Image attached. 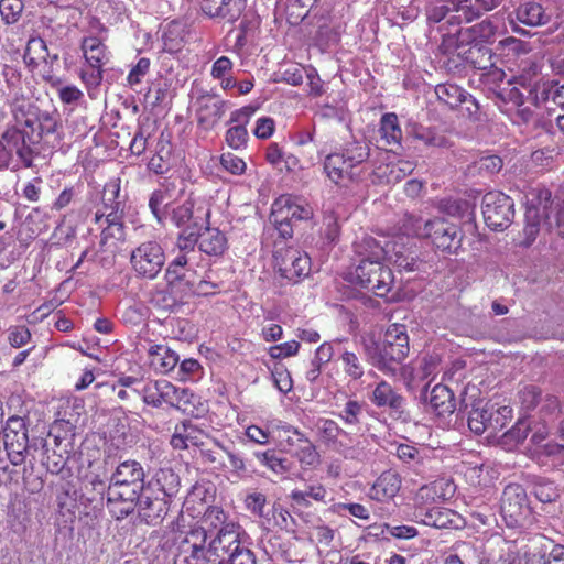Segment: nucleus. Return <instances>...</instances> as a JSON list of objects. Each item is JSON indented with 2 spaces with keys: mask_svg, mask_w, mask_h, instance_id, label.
I'll list each match as a JSON object with an SVG mask.
<instances>
[{
  "mask_svg": "<svg viewBox=\"0 0 564 564\" xmlns=\"http://www.w3.org/2000/svg\"><path fill=\"white\" fill-rule=\"evenodd\" d=\"M149 207L158 223L162 224L170 218L176 227L181 228L180 238L186 243H197L196 230L209 223L210 209L204 200L191 195L183 203H175L169 188L153 192L149 199Z\"/></svg>",
  "mask_w": 564,
  "mask_h": 564,
  "instance_id": "f257e3e1",
  "label": "nucleus"
},
{
  "mask_svg": "<svg viewBox=\"0 0 564 564\" xmlns=\"http://www.w3.org/2000/svg\"><path fill=\"white\" fill-rule=\"evenodd\" d=\"M144 476L137 460H124L117 466L107 490V507L112 517L123 519L133 512L137 500L147 489Z\"/></svg>",
  "mask_w": 564,
  "mask_h": 564,
  "instance_id": "f03ea898",
  "label": "nucleus"
},
{
  "mask_svg": "<svg viewBox=\"0 0 564 564\" xmlns=\"http://www.w3.org/2000/svg\"><path fill=\"white\" fill-rule=\"evenodd\" d=\"M12 112L15 126L3 133L1 142L11 158L15 154L29 167L32 164V151L28 141H31V133L39 122L34 113L24 110V104L14 105Z\"/></svg>",
  "mask_w": 564,
  "mask_h": 564,
  "instance_id": "7ed1b4c3",
  "label": "nucleus"
},
{
  "mask_svg": "<svg viewBox=\"0 0 564 564\" xmlns=\"http://www.w3.org/2000/svg\"><path fill=\"white\" fill-rule=\"evenodd\" d=\"M422 235L435 247H463L464 245L471 247L482 243L477 226L473 221L465 223L462 228H458L441 218L429 220L424 224Z\"/></svg>",
  "mask_w": 564,
  "mask_h": 564,
  "instance_id": "20e7f679",
  "label": "nucleus"
},
{
  "mask_svg": "<svg viewBox=\"0 0 564 564\" xmlns=\"http://www.w3.org/2000/svg\"><path fill=\"white\" fill-rule=\"evenodd\" d=\"M552 195L549 189L541 188L532 193V198L528 199L525 210V225L523 228V241L525 246H530L536 241L539 237L543 238L549 234L552 223L550 221L552 212ZM540 243H545L542 239Z\"/></svg>",
  "mask_w": 564,
  "mask_h": 564,
  "instance_id": "39448f33",
  "label": "nucleus"
},
{
  "mask_svg": "<svg viewBox=\"0 0 564 564\" xmlns=\"http://www.w3.org/2000/svg\"><path fill=\"white\" fill-rule=\"evenodd\" d=\"M376 355L370 354L367 346L366 351L369 354L372 364L381 371L393 375L397 365L400 364L409 352V337L405 326L401 324L390 325L384 334L381 347L376 348Z\"/></svg>",
  "mask_w": 564,
  "mask_h": 564,
  "instance_id": "423d86ee",
  "label": "nucleus"
},
{
  "mask_svg": "<svg viewBox=\"0 0 564 564\" xmlns=\"http://www.w3.org/2000/svg\"><path fill=\"white\" fill-rule=\"evenodd\" d=\"M554 414L550 413L540 421H530L531 437L527 447L528 456L541 466L554 464L564 459V445L545 442L549 435V423L554 420Z\"/></svg>",
  "mask_w": 564,
  "mask_h": 564,
  "instance_id": "0eeeda50",
  "label": "nucleus"
},
{
  "mask_svg": "<svg viewBox=\"0 0 564 564\" xmlns=\"http://www.w3.org/2000/svg\"><path fill=\"white\" fill-rule=\"evenodd\" d=\"M312 216L311 206L290 195H282L272 204L270 219L282 238H290L293 234V225L301 220H308Z\"/></svg>",
  "mask_w": 564,
  "mask_h": 564,
  "instance_id": "6e6552de",
  "label": "nucleus"
},
{
  "mask_svg": "<svg viewBox=\"0 0 564 564\" xmlns=\"http://www.w3.org/2000/svg\"><path fill=\"white\" fill-rule=\"evenodd\" d=\"M500 513L509 528L522 527L529 516L527 492L521 485L510 484L502 492L500 500Z\"/></svg>",
  "mask_w": 564,
  "mask_h": 564,
  "instance_id": "1a4fd4ad",
  "label": "nucleus"
},
{
  "mask_svg": "<svg viewBox=\"0 0 564 564\" xmlns=\"http://www.w3.org/2000/svg\"><path fill=\"white\" fill-rule=\"evenodd\" d=\"M513 202L501 192H489L482 198V215L486 225L492 230H503L513 218Z\"/></svg>",
  "mask_w": 564,
  "mask_h": 564,
  "instance_id": "9d476101",
  "label": "nucleus"
},
{
  "mask_svg": "<svg viewBox=\"0 0 564 564\" xmlns=\"http://www.w3.org/2000/svg\"><path fill=\"white\" fill-rule=\"evenodd\" d=\"M356 276L362 288L377 296H384L390 290L391 270L378 261L362 260L356 268Z\"/></svg>",
  "mask_w": 564,
  "mask_h": 564,
  "instance_id": "9b49d317",
  "label": "nucleus"
},
{
  "mask_svg": "<svg viewBox=\"0 0 564 564\" xmlns=\"http://www.w3.org/2000/svg\"><path fill=\"white\" fill-rule=\"evenodd\" d=\"M194 107L198 126L204 130H210L229 108V102L216 94L200 90L195 97Z\"/></svg>",
  "mask_w": 564,
  "mask_h": 564,
  "instance_id": "f8f14e48",
  "label": "nucleus"
},
{
  "mask_svg": "<svg viewBox=\"0 0 564 564\" xmlns=\"http://www.w3.org/2000/svg\"><path fill=\"white\" fill-rule=\"evenodd\" d=\"M28 441V433L23 420L21 417L9 419L3 430L2 443L12 465L18 466L24 462Z\"/></svg>",
  "mask_w": 564,
  "mask_h": 564,
  "instance_id": "ddd939ff",
  "label": "nucleus"
},
{
  "mask_svg": "<svg viewBox=\"0 0 564 564\" xmlns=\"http://www.w3.org/2000/svg\"><path fill=\"white\" fill-rule=\"evenodd\" d=\"M274 258L281 259L279 270L290 281L296 282L297 279L310 273V257L301 249H278L274 252Z\"/></svg>",
  "mask_w": 564,
  "mask_h": 564,
  "instance_id": "4468645a",
  "label": "nucleus"
},
{
  "mask_svg": "<svg viewBox=\"0 0 564 564\" xmlns=\"http://www.w3.org/2000/svg\"><path fill=\"white\" fill-rule=\"evenodd\" d=\"M151 484L137 500L138 513L141 521L149 525L160 524L169 511L170 499L160 495H150Z\"/></svg>",
  "mask_w": 564,
  "mask_h": 564,
  "instance_id": "2eb2a0df",
  "label": "nucleus"
},
{
  "mask_svg": "<svg viewBox=\"0 0 564 564\" xmlns=\"http://www.w3.org/2000/svg\"><path fill=\"white\" fill-rule=\"evenodd\" d=\"M130 260L140 275L153 279L161 271L165 257L162 249H133Z\"/></svg>",
  "mask_w": 564,
  "mask_h": 564,
  "instance_id": "dca6fc26",
  "label": "nucleus"
},
{
  "mask_svg": "<svg viewBox=\"0 0 564 564\" xmlns=\"http://www.w3.org/2000/svg\"><path fill=\"white\" fill-rule=\"evenodd\" d=\"M437 98L451 108L466 105V111L471 116L478 111V104L463 88L455 84H441L435 87Z\"/></svg>",
  "mask_w": 564,
  "mask_h": 564,
  "instance_id": "f3484780",
  "label": "nucleus"
},
{
  "mask_svg": "<svg viewBox=\"0 0 564 564\" xmlns=\"http://www.w3.org/2000/svg\"><path fill=\"white\" fill-rule=\"evenodd\" d=\"M422 399L440 416L452 414L455 411L454 394L444 384H435L430 392L425 389L422 393Z\"/></svg>",
  "mask_w": 564,
  "mask_h": 564,
  "instance_id": "a211bd4d",
  "label": "nucleus"
},
{
  "mask_svg": "<svg viewBox=\"0 0 564 564\" xmlns=\"http://www.w3.org/2000/svg\"><path fill=\"white\" fill-rule=\"evenodd\" d=\"M246 0H204L203 11L213 18L234 22L241 15Z\"/></svg>",
  "mask_w": 564,
  "mask_h": 564,
  "instance_id": "6ab92c4d",
  "label": "nucleus"
},
{
  "mask_svg": "<svg viewBox=\"0 0 564 564\" xmlns=\"http://www.w3.org/2000/svg\"><path fill=\"white\" fill-rule=\"evenodd\" d=\"M232 522L220 507L212 506L203 514L200 529L192 531L191 535L192 538H202V542L205 543L208 534L212 535L214 531L217 532L225 524Z\"/></svg>",
  "mask_w": 564,
  "mask_h": 564,
  "instance_id": "aec40b11",
  "label": "nucleus"
},
{
  "mask_svg": "<svg viewBox=\"0 0 564 564\" xmlns=\"http://www.w3.org/2000/svg\"><path fill=\"white\" fill-rule=\"evenodd\" d=\"M324 171L329 180L338 184L345 178L356 180L358 174L341 153H330L324 160Z\"/></svg>",
  "mask_w": 564,
  "mask_h": 564,
  "instance_id": "412c9836",
  "label": "nucleus"
},
{
  "mask_svg": "<svg viewBox=\"0 0 564 564\" xmlns=\"http://www.w3.org/2000/svg\"><path fill=\"white\" fill-rule=\"evenodd\" d=\"M110 212L106 214L107 227L102 229V246L115 247L123 241L124 232L120 223L121 204L115 203L110 207Z\"/></svg>",
  "mask_w": 564,
  "mask_h": 564,
  "instance_id": "4be33fe9",
  "label": "nucleus"
},
{
  "mask_svg": "<svg viewBox=\"0 0 564 564\" xmlns=\"http://www.w3.org/2000/svg\"><path fill=\"white\" fill-rule=\"evenodd\" d=\"M467 0H441L427 8L426 15L431 22L442 21L449 11H463L466 21H471L474 18L479 15V11L474 12L473 10L463 7L462 4Z\"/></svg>",
  "mask_w": 564,
  "mask_h": 564,
  "instance_id": "5701e85b",
  "label": "nucleus"
},
{
  "mask_svg": "<svg viewBox=\"0 0 564 564\" xmlns=\"http://www.w3.org/2000/svg\"><path fill=\"white\" fill-rule=\"evenodd\" d=\"M401 488L400 476L391 470L382 473L370 490V497L378 501L392 499Z\"/></svg>",
  "mask_w": 564,
  "mask_h": 564,
  "instance_id": "b1692460",
  "label": "nucleus"
},
{
  "mask_svg": "<svg viewBox=\"0 0 564 564\" xmlns=\"http://www.w3.org/2000/svg\"><path fill=\"white\" fill-rule=\"evenodd\" d=\"M80 47L88 66H105L110 59V52L102 40L97 36H85Z\"/></svg>",
  "mask_w": 564,
  "mask_h": 564,
  "instance_id": "393cba45",
  "label": "nucleus"
},
{
  "mask_svg": "<svg viewBox=\"0 0 564 564\" xmlns=\"http://www.w3.org/2000/svg\"><path fill=\"white\" fill-rule=\"evenodd\" d=\"M148 352L151 367L160 373L170 372L178 362V355L165 345H152Z\"/></svg>",
  "mask_w": 564,
  "mask_h": 564,
  "instance_id": "a878e982",
  "label": "nucleus"
},
{
  "mask_svg": "<svg viewBox=\"0 0 564 564\" xmlns=\"http://www.w3.org/2000/svg\"><path fill=\"white\" fill-rule=\"evenodd\" d=\"M370 400L378 408L388 406L395 411L401 410L404 404V398L383 380L377 384Z\"/></svg>",
  "mask_w": 564,
  "mask_h": 564,
  "instance_id": "bb28decb",
  "label": "nucleus"
},
{
  "mask_svg": "<svg viewBox=\"0 0 564 564\" xmlns=\"http://www.w3.org/2000/svg\"><path fill=\"white\" fill-rule=\"evenodd\" d=\"M206 554L209 553L205 551L202 538H192L189 534L180 546L176 562L180 564H200Z\"/></svg>",
  "mask_w": 564,
  "mask_h": 564,
  "instance_id": "cd10ccee",
  "label": "nucleus"
},
{
  "mask_svg": "<svg viewBox=\"0 0 564 564\" xmlns=\"http://www.w3.org/2000/svg\"><path fill=\"white\" fill-rule=\"evenodd\" d=\"M151 484V488L154 487L160 496L170 499L178 491L180 478L170 468L159 469Z\"/></svg>",
  "mask_w": 564,
  "mask_h": 564,
  "instance_id": "c85d7f7f",
  "label": "nucleus"
},
{
  "mask_svg": "<svg viewBox=\"0 0 564 564\" xmlns=\"http://www.w3.org/2000/svg\"><path fill=\"white\" fill-rule=\"evenodd\" d=\"M327 490L326 488L319 484H310L305 487L304 490L294 489L290 494V498L292 501L303 508H307L311 506L310 499L326 503Z\"/></svg>",
  "mask_w": 564,
  "mask_h": 564,
  "instance_id": "c756f323",
  "label": "nucleus"
},
{
  "mask_svg": "<svg viewBox=\"0 0 564 564\" xmlns=\"http://www.w3.org/2000/svg\"><path fill=\"white\" fill-rule=\"evenodd\" d=\"M282 429L285 433L292 432L296 436V442L304 443L296 453L299 462L306 466L315 465L318 462L319 455L313 443L292 425H283Z\"/></svg>",
  "mask_w": 564,
  "mask_h": 564,
  "instance_id": "7c9ffc66",
  "label": "nucleus"
},
{
  "mask_svg": "<svg viewBox=\"0 0 564 564\" xmlns=\"http://www.w3.org/2000/svg\"><path fill=\"white\" fill-rule=\"evenodd\" d=\"M456 519L457 513L453 510L433 507L426 510L422 521L425 525L443 529L456 527Z\"/></svg>",
  "mask_w": 564,
  "mask_h": 564,
  "instance_id": "2f4dec72",
  "label": "nucleus"
},
{
  "mask_svg": "<svg viewBox=\"0 0 564 564\" xmlns=\"http://www.w3.org/2000/svg\"><path fill=\"white\" fill-rule=\"evenodd\" d=\"M517 19L527 25L538 26L547 22L543 8L535 2L521 4L516 12Z\"/></svg>",
  "mask_w": 564,
  "mask_h": 564,
  "instance_id": "473e14b6",
  "label": "nucleus"
},
{
  "mask_svg": "<svg viewBox=\"0 0 564 564\" xmlns=\"http://www.w3.org/2000/svg\"><path fill=\"white\" fill-rule=\"evenodd\" d=\"M380 134L386 144H400L402 139V130L399 126L398 117L395 113H386L382 116L380 122Z\"/></svg>",
  "mask_w": 564,
  "mask_h": 564,
  "instance_id": "72a5a7b5",
  "label": "nucleus"
},
{
  "mask_svg": "<svg viewBox=\"0 0 564 564\" xmlns=\"http://www.w3.org/2000/svg\"><path fill=\"white\" fill-rule=\"evenodd\" d=\"M532 494L542 503H551L560 497V490L554 481L536 476L532 478Z\"/></svg>",
  "mask_w": 564,
  "mask_h": 564,
  "instance_id": "f704fd0d",
  "label": "nucleus"
},
{
  "mask_svg": "<svg viewBox=\"0 0 564 564\" xmlns=\"http://www.w3.org/2000/svg\"><path fill=\"white\" fill-rule=\"evenodd\" d=\"M512 417V409L508 405L496 406V404H489L488 412V431L491 435L506 427L507 423Z\"/></svg>",
  "mask_w": 564,
  "mask_h": 564,
  "instance_id": "c9c22d12",
  "label": "nucleus"
},
{
  "mask_svg": "<svg viewBox=\"0 0 564 564\" xmlns=\"http://www.w3.org/2000/svg\"><path fill=\"white\" fill-rule=\"evenodd\" d=\"M317 431L322 441L326 445L332 446L335 451L341 443V441L338 440L339 435H347V433L340 429L336 422L328 419H322L318 421Z\"/></svg>",
  "mask_w": 564,
  "mask_h": 564,
  "instance_id": "e433bc0d",
  "label": "nucleus"
},
{
  "mask_svg": "<svg viewBox=\"0 0 564 564\" xmlns=\"http://www.w3.org/2000/svg\"><path fill=\"white\" fill-rule=\"evenodd\" d=\"M489 404L481 405V402L473 406L468 413V427L476 435H481L488 431Z\"/></svg>",
  "mask_w": 564,
  "mask_h": 564,
  "instance_id": "4c0bfd02",
  "label": "nucleus"
},
{
  "mask_svg": "<svg viewBox=\"0 0 564 564\" xmlns=\"http://www.w3.org/2000/svg\"><path fill=\"white\" fill-rule=\"evenodd\" d=\"M162 380H147L141 388H135V394L140 395L143 402L153 408H160L162 402Z\"/></svg>",
  "mask_w": 564,
  "mask_h": 564,
  "instance_id": "58836bf2",
  "label": "nucleus"
},
{
  "mask_svg": "<svg viewBox=\"0 0 564 564\" xmlns=\"http://www.w3.org/2000/svg\"><path fill=\"white\" fill-rule=\"evenodd\" d=\"M339 360L341 362L343 371L351 380H358L364 376L365 367L362 359L354 351L345 349L341 352Z\"/></svg>",
  "mask_w": 564,
  "mask_h": 564,
  "instance_id": "ea45409f",
  "label": "nucleus"
},
{
  "mask_svg": "<svg viewBox=\"0 0 564 564\" xmlns=\"http://www.w3.org/2000/svg\"><path fill=\"white\" fill-rule=\"evenodd\" d=\"M213 443L228 458V464H226V467H221V470H229L236 476H241L247 471L245 460L239 453L235 452L230 446H226L216 438H213Z\"/></svg>",
  "mask_w": 564,
  "mask_h": 564,
  "instance_id": "a19ab883",
  "label": "nucleus"
},
{
  "mask_svg": "<svg viewBox=\"0 0 564 564\" xmlns=\"http://www.w3.org/2000/svg\"><path fill=\"white\" fill-rule=\"evenodd\" d=\"M47 57V47L45 42L40 37L29 40L25 52L24 62L30 66H37L41 62H45Z\"/></svg>",
  "mask_w": 564,
  "mask_h": 564,
  "instance_id": "79ce46f5",
  "label": "nucleus"
},
{
  "mask_svg": "<svg viewBox=\"0 0 564 564\" xmlns=\"http://www.w3.org/2000/svg\"><path fill=\"white\" fill-rule=\"evenodd\" d=\"M254 456L263 466L268 467L276 475H283L290 469V462L286 458L278 457L272 449L257 452Z\"/></svg>",
  "mask_w": 564,
  "mask_h": 564,
  "instance_id": "37998d69",
  "label": "nucleus"
},
{
  "mask_svg": "<svg viewBox=\"0 0 564 564\" xmlns=\"http://www.w3.org/2000/svg\"><path fill=\"white\" fill-rule=\"evenodd\" d=\"M187 259L185 256H177L166 269V280L170 289L174 291L180 289L183 284L184 274L181 270L186 265Z\"/></svg>",
  "mask_w": 564,
  "mask_h": 564,
  "instance_id": "c03bdc74",
  "label": "nucleus"
},
{
  "mask_svg": "<svg viewBox=\"0 0 564 564\" xmlns=\"http://www.w3.org/2000/svg\"><path fill=\"white\" fill-rule=\"evenodd\" d=\"M120 192V186L116 182L108 183L105 186L104 194H102V210H98L95 215L96 223H99L101 218H106V214L109 213L111 209V205L115 203H122L118 200Z\"/></svg>",
  "mask_w": 564,
  "mask_h": 564,
  "instance_id": "a18cd8bd",
  "label": "nucleus"
},
{
  "mask_svg": "<svg viewBox=\"0 0 564 564\" xmlns=\"http://www.w3.org/2000/svg\"><path fill=\"white\" fill-rule=\"evenodd\" d=\"M344 156L347 158L350 165L354 167H358L360 164L367 161L369 158V147L361 142H354L348 144L343 153Z\"/></svg>",
  "mask_w": 564,
  "mask_h": 564,
  "instance_id": "49530a36",
  "label": "nucleus"
},
{
  "mask_svg": "<svg viewBox=\"0 0 564 564\" xmlns=\"http://www.w3.org/2000/svg\"><path fill=\"white\" fill-rule=\"evenodd\" d=\"M362 415L364 404L355 400L348 401L338 414L345 424L352 426L358 425L361 422Z\"/></svg>",
  "mask_w": 564,
  "mask_h": 564,
  "instance_id": "de8ad7c7",
  "label": "nucleus"
},
{
  "mask_svg": "<svg viewBox=\"0 0 564 564\" xmlns=\"http://www.w3.org/2000/svg\"><path fill=\"white\" fill-rule=\"evenodd\" d=\"M182 431L185 433V438L188 441L189 445L196 446V447H203L204 442L203 437H208V433L202 429L200 426L194 424L189 420H185L181 422Z\"/></svg>",
  "mask_w": 564,
  "mask_h": 564,
  "instance_id": "09e8293b",
  "label": "nucleus"
},
{
  "mask_svg": "<svg viewBox=\"0 0 564 564\" xmlns=\"http://www.w3.org/2000/svg\"><path fill=\"white\" fill-rule=\"evenodd\" d=\"M468 32H471L474 34V40L487 42L495 35L496 29L490 21L485 20L470 28L458 30L459 35H463L464 33Z\"/></svg>",
  "mask_w": 564,
  "mask_h": 564,
  "instance_id": "8fccbe9b",
  "label": "nucleus"
},
{
  "mask_svg": "<svg viewBox=\"0 0 564 564\" xmlns=\"http://www.w3.org/2000/svg\"><path fill=\"white\" fill-rule=\"evenodd\" d=\"M200 229L202 228H198L196 230V238L199 247H203L205 243H209L213 247H221L226 243V237L217 228H210L207 226L203 232H200Z\"/></svg>",
  "mask_w": 564,
  "mask_h": 564,
  "instance_id": "3c124183",
  "label": "nucleus"
},
{
  "mask_svg": "<svg viewBox=\"0 0 564 564\" xmlns=\"http://www.w3.org/2000/svg\"><path fill=\"white\" fill-rule=\"evenodd\" d=\"M176 290L177 289H175L174 292H176ZM172 293V290L171 292L167 290H156L151 296V303L163 311H172L178 302Z\"/></svg>",
  "mask_w": 564,
  "mask_h": 564,
  "instance_id": "603ef678",
  "label": "nucleus"
},
{
  "mask_svg": "<svg viewBox=\"0 0 564 564\" xmlns=\"http://www.w3.org/2000/svg\"><path fill=\"white\" fill-rule=\"evenodd\" d=\"M265 505L267 497L259 491L249 492L245 498L246 509L257 517H264Z\"/></svg>",
  "mask_w": 564,
  "mask_h": 564,
  "instance_id": "864d4df0",
  "label": "nucleus"
},
{
  "mask_svg": "<svg viewBox=\"0 0 564 564\" xmlns=\"http://www.w3.org/2000/svg\"><path fill=\"white\" fill-rule=\"evenodd\" d=\"M336 452L343 455L346 459L361 462L368 458L365 446L360 441H358L355 445H348L341 441V443L337 446Z\"/></svg>",
  "mask_w": 564,
  "mask_h": 564,
  "instance_id": "5fc2aeb1",
  "label": "nucleus"
},
{
  "mask_svg": "<svg viewBox=\"0 0 564 564\" xmlns=\"http://www.w3.org/2000/svg\"><path fill=\"white\" fill-rule=\"evenodd\" d=\"M395 455L400 460L409 465H416L423 462L420 449L410 444H399L395 447Z\"/></svg>",
  "mask_w": 564,
  "mask_h": 564,
  "instance_id": "6e6d98bb",
  "label": "nucleus"
},
{
  "mask_svg": "<svg viewBox=\"0 0 564 564\" xmlns=\"http://www.w3.org/2000/svg\"><path fill=\"white\" fill-rule=\"evenodd\" d=\"M467 208V203L463 200L442 198L436 202V209L445 215L457 217Z\"/></svg>",
  "mask_w": 564,
  "mask_h": 564,
  "instance_id": "4d7b16f0",
  "label": "nucleus"
},
{
  "mask_svg": "<svg viewBox=\"0 0 564 564\" xmlns=\"http://www.w3.org/2000/svg\"><path fill=\"white\" fill-rule=\"evenodd\" d=\"M247 140L248 131L242 124L229 128L226 132L227 144L235 150L246 147Z\"/></svg>",
  "mask_w": 564,
  "mask_h": 564,
  "instance_id": "13d9d810",
  "label": "nucleus"
},
{
  "mask_svg": "<svg viewBox=\"0 0 564 564\" xmlns=\"http://www.w3.org/2000/svg\"><path fill=\"white\" fill-rule=\"evenodd\" d=\"M527 561L528 564H564V546L555 545L547 556L532 555Z\"/></svg>",
  "mask_w": 564,
  "mask_h": 564,
  "instance_id": "bf43d9fd",
  "label": "nucleus"
},
{
  "mask_svg": "<svg viewBox=\"0 0 564 564\" xmlns=\"http://www.w3.org/2000/svg\"><path fill=\"white\" fill-rule=\"evenodd\" d=\"M102 65L97 66H88L87 68H82L79 72V78L86 85V87L94 88L100 85L102 80Z\"/></svg>",
  "mask_w": 564,
  "mask_h": 564,
  "instance_id": "052dcab7",
  "label": "nucleus"
},
{
  "mask_svg": "<svg viewBox=\"0 0 564 564\" xmlns=\"http://www.w3.org/2000/svg\"><path fill=\"white\" fill-rule=\"evenodd\" d=\"M22 10V4L18 0H1L0 13L6 23H14L18 21Z\"/></svg>",
  "mask_w": 564,
  "mask_h": 564,
  "instance_id": "680f3d73",
  "label": "nucleus"
},
{
  "mask_svg": "<svg viewBox=\"0 0 564 564\" xmlns=\"http://www.w3.org/2000/svg\"><path fill=\"white\" fill-rule=\"evenodd\" d=\"M31 340V333L25 326H13L8 329V341L14 348H20Z\"/></svg>",
  "mask_w": 564,
  "mask_h": 564,
  "instance_id": "e2e57ef3",
  "label": "nucleus"
},
{
  "mask_svg": "<svg viewBox=\"0 0 564 564\" xmlns=\"http://www.w3.org/2000/svg\"><path fill=\"white\" fill-rule=\"evenodd\" d=\"M381 533L389 534L395 539L409 540L417 535V530L412 525H392L386 523Z\"/></svg>",
  "mask_w": 564,
  "mask_h": 564,
  "instance_id": "0e129e2a",
  "label": "nucleus"
},
{
  "mask_svg": "<svg viewBox=\"0 0 564 564\" xmlns=\"http://www.w3.org/2000/svg\"><path fill=\"white\" fill-rule=\"evenodd\" d=\"M300 344L296 340H290L280 345L272 346L269 349V355L273 359H281L291 357L297 354Z\"/></svg>",
  "mask_w": 564,
  "mask_h": 564,
  "instance_id": "69168bd1",
  "label": "nucleus"
},
{
  "mask_svg": "<svg viewBox=\"0 0 564 564\" xmlns=\"http://www.w3.org/2000/svg\"><path fill=\"white\" fill-rule=\"evenodd\" d=\"M220 164L225 170L236 175L242 174L246 170L245 161L230 152L221 154Z\"/></svg>",
  "mask_w": 564,
  "mask_h": 564,
  "instance_id": "338daca9",
  "label": "nucleus"
},
{
  "mask_svg": "<svg viewBox=\"0 0 564 564\" xmlns=\"http://www.w3.org/2000/svg\"><path fill=\"white\" fill-rule=\"evenodd\" d=\"M227 562L228 564H257V558L249 544H247L227 556Z\"/></svg>",
  "mask_w": 564,
  "mask_h": 564,
  "instance_id": "774afa93",
  "label": "nucleus"
}]
</instances>
